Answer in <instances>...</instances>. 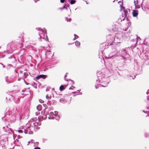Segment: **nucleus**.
<instances>
[{
    "label": "nucleus",
    "instance_id": "14",
    "mask_svg": "<svg viewBox=\"0 0 149 149\" xmlns=\"http://www.w3.org/2000/svg\"><path fill=\"white\" fill-rule=\"evenodd\" d=\"M65 0H60V1L62 3H63L64 2Z\"/></svg>",
    "mask_w": 149,
    "mask_h": 149
},
{
    "label": "nucleus",
    "instance_id": "17",
    "mask_svg": "<svg viewBox=\"0 0 149 149\" xmlns=\"http://www.w3.org/2000/svg\"><path fill=\"white\" fill-rule=\"evenodd\" d=\"M46 98L47 99H49L50 98V97H48L47 95H46Z\"/></svg>",
    "mask_w": 149,
    "mask_h": 149
},
{
    "label": "nucleus",
    "instance_id": "6",
    "mask_svg": "<svg viewBox=\"0 0 149 149\" xmlns=\"http://www.w3.org/2000/svg\"><path fill=\"white\" fill-rule=\"evenodd\" d=\"M121 7L124 10V11L125 13V15L126 16H127V15H126V13H127V10H125V8L124 7H123L122 6H121Z\"/></svg>",
    "mask_w": 149,
    "mask_h": 149
},
{
    "label": "nucleus",
    "instance_id": "4",
    "mask_svg": "<svg viewBox=\"0 0 149 149\" xmlns=\"http://www.w3.org/2000/svg\"><path fill=\"white\" fill-rule=\"evenodd\" d=\"M36 108L37 110L38 111H40L42 109V107L40 104L38 105Z\"/></svg>",
    "mask_w": 149,
    "mask_h": 149
},
{
    "label": "nucleus",
    "instance_id": "9",
    "mask_svg": "<svg viewBox=\"0 0 149 149\" xmlns=\"http://www.w3.org/2000/svg\"><path fill=\"white\" fill-rule=\"evenodd\" d=\"M136 8H140V6L139 5H138L137 4H136L135 5Z\"/></svg>",
    "mask_w": 149,
    "mask_h": 149
},
{
    "label": "nucleus",
    "instance_id": "19",
    "mask_svg": "<svg viewBox=\"0 0 149 149\" xmlns=\"http://www.w3.org/2000/svg\"><path fill=\"white\" fill-rule=\"evenodd\" d=\"M67 75H65V78L67 77Z\"/></svg>",
    "mask_w": 149,
    "mask_h": 149
},
{
    "label": "nucleus",
    "instance_id": "10",
    "mask_svg": "<svg viewBox=\"0 0 149 149\" xmlns=\"http://www.w3.org/2000/svg\"><path fill=\"white\" fill-rule=\"evenodd\" d=\"M75 88L74 86H72L69 88V89H73Z\"/></svg>",
    "mask_w": 149,
    "mask_h": 149
},
{
    "label": "nucleus",
    "instance_id": "2",
    "mask_svg": "<svg viewBox=\"0 0 149 149\" xmlns=\"http://www.w3.org/2000/svg\"><path fill=\"white\" fill-rule=\"evenodd\" d=\"M132 14L134 17H136L138 15V11L137 10H133Z\"/></svg>",
    "mask_w": 149,
    "mask_h": 149
},
{
    "label": "nucleus",
    "instance_id": "7",
    "mask_svg": "<svg viewBox=\"0 0 149 149\" xmlns=\"http://www.w3.org/2000/svg\"><path fill=\"white\" fill-rule=\"evenodd\" d=\"M75 44L76 46H79L80 45V43L79 42L77 41L75 42Z\"/></svg>",
    "mask_w": 149,
    "mask_h": 149
},
{
    "label": "nucleus",
    "instance_id": "20",
    "mask_svg": "<svg viewBox=\"0 0 149 149\" xmlns=\"http://www.w3.org/2000/svg\"><path fill=\"white\" fill-rule=\"evenodd\" d=\"M102 85H100V87H102Z\"/></svg>",
    "mask_w": 149,
    "mask_h": 149
},
{
    "label": "nucleus",
    "instance_id": "22",
    "mask_svg": "<svg viewBox=\"0 0 149 149\" xmlns=\"http://www.w3.org/2000/svg\"><path fill=\"white\" fill-rule=\"evenodd\" d=\"M111 57H107V58H111Z\"/></svg>",
    "mask_w": 149,
    "mask_h": 149
},
{
    "label": "nucleus",
    "instance_id": "15",
    "mask_svg": "<svg viewBox=\"0 0 149 149\" xmlns=\"http://www.w3.org/2000/svg\"><path fill=\"white\" fill-rule=\"evenodd\" d=\"M34 149H40V148L38 147H37L34 148Z\"/></svg>",
    "mask_w": 149,
    "mask_h": 149
},
{
    "label": "nucleus",
    "instance_id": "3",
    "mask_svg": "<svg viewBox=\"0 0 149 149\" xmlns=\"http://www.w3.org/2000/svg\"><path fill=\"white\" fill-rule=\"evenodd\" d=\"M66 86H65L64 85H62L60 86L59 89L61 91H62L65 89Z\"/></svg>",
    "mask_w": 149,
    "mask_h": 149
},
{
    "label": "nucleus",
    "instance_id": "13",
    "mask_svg": "<svg viewBox=\"0 0 149 149\" xmlns=\"http://www.w3.org/2000/svg\"><path fill=\"white\" fill-rule=\"evenodd\" d=\"M39 101L40 102L42 103L44 102V101L41 99L39 100Z\"/></svg>",
    "mask_w": 149,
    "mask_h": 149
},
{
    "label": "nucleus",
    "instance_id": "18",
    "mask_svg": "<svg viewBox=\"0 0 149 149\" xmlns=\"http://www.w3.org/2000/svg\"><path fill=\"white\" fill-rule=\"evenodd\" d=\"M39 37H38V38H40L41 37V36H40V34H39Z\"/></svg>",
    "mask_w": 149,
    "mask_h": 149
},
{
    "label": "nucleus",
    "instance_id": "11",
    "mask_svg": "<svg viewBox=\"0 0 149 149\" xmlns=\"http://www.w3.org/2000/svg\"><path fill=\"white\" fill-rule=\"evenodd\" d=\"M74 36H75V38H74V40L77 39L78 36L75 34H74Z\"/></svg>",
    "mask_w": 149,
    "mask_h": 149
},
{
    "label": "nucleus",
    "instance_id": "21",
    "mask_svg": "<svg viewBox=\"0 0 149 149\" xmlns=\"http://www.w3.org/2000/svg\"><path fill=\"white\" fill-rule=\"evenodd\" d=\"M95 88H97V87H96V86H95Z\"/></svg>",
    "mask_w": 149,
    "mask_h": 149
},
{
    "label": "nucleus",
    "instance_id": "8",
    "mask_svg": "<svg viewBox=\"0 0 149 149\" xmlns=\"http://www.w3.org/2000/svg\"><path fill=\"white\" fill-rule=\"evenodd\" d=\"M75 1L74 0H71L70 1V3L71 4H74L75 2Z\"/></svg>",
    "mask_w": 149,
    "mask_h": 149
},
{
    "label": "nucleus",
    "instance_id": "5",
    "mask_svg": "<svg viewBox=\"0 0 149 149\" xmlns=\"http://www.w3.org/2000/svg\"><path fill=\"white\" fill-rule=\"evenodd\" d=\"M74 84V82L73 81L71 80H69L68 81V85H72Z\"/></svg>",
    "mask_w": 149,
    "mask_h": 149
},
{
    "label": "nucleus",
    "instance_id": "1",
    "mask_svg": "<svg viewBox=\"0 0 149 149\" xmlns=\"http://www.w3.org/2000/svg\"><path fill=\"white\" fill-rule=\"evenodd\" d=\"M47 75L43 74H41L38 76L36 77V79H39L40 78H42L43 79H45L47 77Z\"/></svg>",
    "mask_w": 149,
    "mask_h": 149
},
{
    "label": "nucleus",
    "instance_id": "16",
    "mask_svg": "<svg viewBox=\"0 0 149 149\" xmlns=\"http://www.w3.org/2000/svg\"><path fill=\"white\" fill-rule=\"evenodd\" d=\"M18 132L20 133H22L23 132L21 130H20L18 131Z\"/></svg>",
    "mask_w": 149,
    "mask_h": 149
},
{
    "label": "nucleus",
    "instance_id": "12",
    "mask_svg": "<svg viewBox=\"0 0 149 149\" xmlns=\"http://www.w3.org/2000/svg\"><path fill=\"white\" fill-rule=\"evenodd\" d=\"M134 3L135 5L136 4H138V1L137 0H136V1H134Z\"/></svg>",
    "mask_w": 149,
    "mask_h": 149
}]
</instances>
